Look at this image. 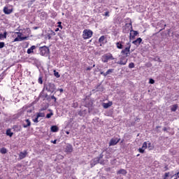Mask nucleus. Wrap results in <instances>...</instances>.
<instances>
[{"mask_svg":"<svg viewBox=\"0 0 179 179\" xmlns=\"http://www.w3.org/2000/svg\"><path fill=\"white\" fill-rule=\"evenodd\" d=\"M131 45L129 42H128L127 44H126V48L124 49H122L121 50V54L122 55H123V57H129L131 54Z\"/></svg>","mask_w":179,"mask_h":179,"instance_id":"obj_1","label":"nucleus"},{"mask_svg":"<svg viewBox=\"0 0 179 179\" xmlns=\"http://www.w3.org/2000/svg\"><path fill=\"white\" fill-rule=\"evenodd\" d=\"M93 36V31L90 29H85L83 31V38L84 40H87L89 38H91V37Z\"/></svg>","mask_w":179,"mask_h":179,"instance_id":"obj_2","label":"nucleus"},{"mask_svg":"<svg viewBox=\"0 0 179 179\" xmlns=\"http://www.w3.org/2000/svg\"><path fill=\"white\" fill-rule=\"evenodd\" d=\"M115 58L113 56V54L111 53H106L105 55H103L101 57V61L102 62H108V61L110 60H114Z\"/></svg>","mask_w":179,"mask_h":179,"instance_id":"obj_3","label":"nucleus"},{"mask_svg":"<svg viewBox=\"0 0 179 179\" xmlns=\"http://www.w3.org/2000/svg\"><path fill=\"white\" fill-rule=\"evenodd\" d=\"M40 54L42 56L48 55V53L50 52V49L48 47L44 45L39 48Z\"/></svg>","mask_w":179,"mask_h":179,"instance_id":"obj_4","label":"nucleus"},{"mask_svg":"<svg viewBox=\"0 0 179 179\" xmlns=\"http://www.w3.org/2000/svg\"><path fill=\"white\" fill-rule=\"evenodd\" d=\"M120 141H121V138H113L110 139L109 142V146H115V145H117V143H118V142H120Z\"/></svg>","mask_w":179,"mask_h":179,"instance_id":"obj_5","label":"nucleus"},{"mask_svg":"<svg viewBox=\"0 0 179 179\" xmlns=\"http://www.w3.org/2000/svg\"><path fill=\"white\" fill-rule=\"evenodd\" d=\"M127 57L123 56L120 57V60L117 62L119 65H127V63L128 62V59H126Z\"/></svg>","mask_w":179,"mask_h":179,"instance_id":"obj_6","label":"nucleus"},{"mask_svg":"<svg viewBox=\"0 0 179 179\" xmlns=\"http://www.w3.org/2000/svg\"><path fill=\"white\" fill-rule=\"evenodd\" d=\"M46 90L52 93L55 90V85L49 83L46 87Z\"/></svg>","mask_w":179,"mask_h":179,"instance_id":"obj_7","label":"nucleus"},{"mask_svg":"<svg viewBox=\"0 0 179 179\" xmlns=\"http://www.w3.org/2000/svg\"><path fill=\"white\" fill-rule=\"evenodd\" d=\"M66 153H72L73 152V147L71 144H67L64 148Z\"/></svg>","mask_w":179,"mask_h":179,"instance_id":"obj_8","label":"nucleus"},{"mask_svg":"<svg viewBox=\"0 0 179 179\" xmlns=\"http://www.w3.org/2000/svg\"><path fill=\"white\" fill-rule=\"evenodd\" d=\"M99 162H100V158H97V157L94 158L91 161V167H94V166H96V164H99Z\"/></svg>","mask_w":179,"mask_h":179,"instance_id":"obj_9","label":"nucleus"},{"mask_svg":"<svg viewBox=\"0 0 179 179\" xmlns=\"http://www.w3.org/2000/svg\"><path fill=\"white\" fill-rule=\"evenodd\" d=\"M113 72H114V69H110L106 73H104L103 71H100V74L103 75V76H107L108 75H110V73H113Z\"/></svg>","mask_w":179,"mask_h":179,"instance_id":"obj_10","label":"nucleus"},{"mask_svg":"<svg viewBox=\"0 0 179 179\" xmlns=\"http://www.w3.org/2000/svg\"><path fill=\"white\" fill-rule=\"evenodd\" d=\"M3 12L5 15H10V13L13 12V8L9 9L7 6H5L3 9Z\"/></svg>","mask_w":179,"mask_h":179,"instance_id":"obj_11","label":"nucleus"},{"mask_svg":"<svg viewBox=\"0 0 179 179\" xmlns=\"http://www.w3.org/2000/svg\"><path fill=\"white\" fill-rule=\"evenodd\" d=\"M126 20H128L129 22V23H126L125 24V28L126 29H129L130 28L131 30H132V20L129 17L126 18Z\"/></svg>","mask_w":179,"mask_h":179,"instance_id":"obj_12","label":"nucleus"},{"mask_svg":"<svg viewBox=\"0 0 179 179\" xmlns=\"http://www.w3.org/2000/svg\"><path fill=\"white\" fill-rule=\"evenodd\" d=\"M116 48H117V50H122V48H124V42L122 41L117 42Z\"/></svg>","mask_w":179,"mask_h":179,"instance_id":"obj_13","label":"nucleus"},{"mask_svg":"<svg viewBox=\"0 0 179 179\" xmlns=\"http://www.w3.org/2000/svg\"><path fill=\"white\" fill-rule=\"evenodd\" d=\"M26 156H27V150H24V152H20L19 154L20 160H22V159H24Z\"/></svg>","mask_w":179,"mask_h":179,"instance_id":"obj_14","label":"nucleus"},{"mask_svg":"<svg viewBox=\"0 0 179 179\" xmlns=\"http://www.w3.org/2000/svg\"><path fill=\"white\" fill-rule=\"evenodd\" d=\"M34 50H36V45L31 46L27 51V54H32L34 52Z\"/></svg>","mask_w":179,"mask_h":179,"instance_id":"obj_15","label":"nucleus"},{"mask_svg":"<svg viewBox=\"0 0 179 179\" xmlns=\"http://www.w3.org/2000/svg\"><path fill=\"white\" fill-rule=\"evenodd\" d=\"M130 31H131L130 37H131L132 38H134V37H136V36H138L137 31H134V30L131 29Z\"/></svg>","mask_w":179,"mask_h":179,"instance_id":"obj_16","label":"nucleus"},{"mask_svg":"<svg viewBox=\"0 0 179 179\" xmlns=\"http://www.w3.org/2000/svg\"><path fill=\"white\" fill-rule=\"evenodd\" d=\"M132 43L133 44H134V45H139V44L142 43V38H138L136 40L134 41Z\"/></svg>","mask_w":179,"mask_h":179,"instance_id":"obj_17","label":"nucleus"},{"mask_svg":"<svg viewBox=\"0 0 179 179\" xmlns=\"http://www.w3.org/2000/svg\"><path fill=\"white\" fill-rule=\"evenodd\" d=\"M113 106V102L109 101L108 103H103V108H108V107H111Z\"/></svg>","mask_w":179,"mask_h":179,"instance_id":"obj_18","label":"nucleus"},{"mask_svg":"<svg viewBox=\"0 0 179 179\" xmlns=\"http://www.w3.org/2000/svg\"><path fill=\"white\" fill-rule=\"evenodd\" d=\"M104 40H106V36L103 35L99 38V43L101 44H104Z\"/></svg>","mask_w":179,"mask_h":179,"instance_id":"obj_19","label":"nucleus"},{"mask_svg":"<svg viewBox=\"0 0 179 179\" xmlns=\"http://www.w3.org/2000/svg\"><path fill=\"white\" fill-rule=\"evenodd\" d=\"M6 135L7 136H10V138H12V136H13V132H12L10 129L6 130Z\"/></svg>","mask_w":179,"mask_h":179,"instance_id":"obj_20","label":"nucleus"},{"mask_svg":"<svg viewBox=\"0 0 179 179\" xmlns=\"http://www.w3.org/2000/svg\"><path fill=\"white\" fill-rule=\"evenodd\" d=\"M25 121L27 122V124L23 125L24 128H27L28 127H30L31 125V122L29 119H27Z\"/></svg>","mask_w":179,"mask_h":179,"instance_id":"obj_21","label":"nucleus"},{"mask_svg":"<svg viewBox=\"0 0 179 179\" xmlns=\"http://www.w3.org/2000/svg\"><path fill=\"white\" fill-rule=\"evenodd\" d=\"M117 174H122L123 176H125L127 174V170L121 169L117 171Z\"/></svg>","mask_w":179,"mask_h":179,"instance_id":"obj_22","label":"nucleus"},{"mask_svg":"<svg viewBox=\"0 0 179 179\" xmlns=\"http://www.w3.org/2000/svg\"><path fill=\"white\" fill-rule=\"evenodd\" d=\"M177 108H178V104H174L171 106V111H177Z\"/></svg>","mask_w":179,"mask_h":179,"instance_id":"obj_23","label":"nucleus"},{"mask_svg":"<svg viewBox=\"0 0 179 179\" xmlns=\"http://www.w3.org/2000/svg\"><path fill=\"white\" fill-rule=\"evenodd\" d=\"M59 128H58V127H57V126H52L51 127V131H52V132H58V131H59Z\"/></svg>","mask_w":179,"mask_h":179,"instance_id":"obj_24","label":"nucleus"},{"mask_svg":"<svg viewBox=\"0 0 179 179\" xmlns=\"http://www.w3.org/2000/svg\"><path fill=\"white\" fill-rule=\"evenodd\" d=\"M7 152H8V150L5 148H2L0 149V153H1L2 155H6V153H7Z\"/></svg>","mask_w":179,"mask_h":179,"instance_id":"obj_25","label":"nucleus"},{"mask_svg":"<svg viewBox=\"0 0 179 179\" xmlns=\"http://www.w3.org/2000/svg\"><path fill=\"white\" fill-rule=\"evenodd\" d=\"M37 118H40V117H45V114L44 113H38L36 114Z\"/></svg>","mask_w":179,"mask_h":179,"instance_id":"obj_26","label":"nucleus"},{"mask_svg":"<svg viewBox=\"0 0 179 179\" xmlns=\"http://www.w3.org/2000/svg\"><path fill=\"white\" fill-rule=\"evenodd\" d=\"M129 68L132 69V68H135V64L134 62H131L129 64Z\"/></svg>","mask_w":179,"mask_h":179,"instance_id":"obj_27","label":"nucleus"},{"mask_svg":"<svg viewBox=\"0 0 179 179\" xmlns=\"http://www.w3.org/2000/svg\"><path fill=\"white\" fill-rule=\"evenodd\" d=\"M54 75L55 76H56V78H60V75H59V73H58L56 70H54Z\"/></svg>","mask_w":179,"mask_h":179,"instance_id":"obj_28","label":"nucleus"},{"mask_svg":"<svg viewBox=\"0 0 179 179\" xmlns=\"http://www.w3.org/2000/svg\"><path fill=\"white\" fill-rule=\"evenodd\" d=\"M145 150H146V149L143 148V147L138 149L139 153H145Z\"/></svg>","mask_w":179,"mask_h":179,"instance_id":"obj_29","label":"nucleus"},{"mask_svg":"<svg viewBox=\"0 0 179 179\" xmlns=\"http://www.w3.org/2000/svg\"><path fill=\"white\" fill-rule=\"evenodd\" d=\"M142 148H143L144 149H148V143L147 142H144L143 143Z\"/></svg>","mask_w":179,"mask_h":179,"instance_id":"obj_30","label":"nucleus"},{"mask_svg":"<svg viewBox=\"0 0 179 179\" xmlns=\"http://www.w3.org/2000/svg\"><path fill=\"white\" fill-rule=\"evenodd\" d=\"M52 115H54V113H48L46 115V118H50V117H52Z\"/></svg>","mask_w":179,"mask_h":179,"instance_id":"obj_31","label":"nucleus"},{"mask_svg":"<svg viewBox=\"0 0 179 179\" xmlns=\"http://www.w3.org/2000/svg\"><path fill=\"white\" fill-rule=\"evenodd\" d=\"M50 99L52 100H54L55 103H57V98L55 97V96H54V95L51 96Z\"/></svg>","mask_w":179,"mask_h":179,"instance_id":"obj_32","label":"nucleus"},{"mask_svg":"<svg viewBox=\"0 0 179 179\" xmlns=\"http://www.w3.org/2000/svg\"><path fill=\"white\" fill-rule=\"evenodd\" d=\"M57 27H59L60 29H62V22H57Z\"/></svg>","mask_w":179,"mask_h":179,"instance_id":"obj_33","label":"nucleus"},{"mask_svg":"<svg viewBox=\"0 0 179 179\" xmlns=\"http://www.w3.org/2000/svg\"><path fill=\"white\" fill-rule=\"evenodd\" d=\"M38 83H40V85H43V78L40 77L38 80Z\"/></svg>","mask_w":179,"mask_h":179,"instance_id":"obj_34","label":"nucleus"},{"mask_svg":"<svg viewBox=\"0 0 179 179\" xmlns=\"http://www.w3.org/2000/svg\"><path fill=\"white\" fill-rule=\"evenodd\" d=\"M149 83H150V85H154V83H155V80H153V78H150Z\"/></svg>","mask_w":179,"mask_h":179,"instance_id":"obj_35","label":"nucleus"},{"mask_svg":"<svg viewBox=\"0 0 179 179\" xmlns=\"http://www.w3.org/2000/svg\"><path fill=\"white\" fill-rule=\"evenodd\" d=\"M49 34L52 36H55V32L54 31L51 30L49 31Z\"/></svg>","mask_w":179,"mask_h":179,"instance_id":"obj_36","label":"nucleus"},{"mask_svg":"<svg viewBox=\"0 0 179 179\" xmlns=\"http://www.w3.org/2000/svg\"><path fill=\"white\" fill-rule=\"evenodd\" d=\"M5 47V42H0V48H3Z\"/></svg>","mask_w":179,"mask_h":179,"instance_id":"obj_37","label":"nucleus"},{"mask_svg":"<svg viewBox=\"0 0 179 179\" xmlns=\"http://www.w3.org/2000/svg\"><path fill=\"white\" fill-rule=\"evenodd\" d=\"M169 176H170V172L165 173H164V178L167 179V177H169Z\"/></svg>","mask_w":179,"mask_h":179,"instance_id":"obj_38","label":"nucleus"},{"mask_svg":"<svg viewBox=\"0 0 179 179\" xmlns=\"http://www.w3.org/2000/svg\"><path fill=\"white\" fill-rule=\"evenodd\" d=\"M104 16H107L108 17H110V12L108 11L105 12Z\"/></svg>","mask_w":179,"mask_h":179,"instance_id":"obj_39","label":"nucleus"},{"mask_svg":"<svg viewBox=\"0 0 179 179\" xmlns=\"http://www.w3.org/2000/svg\"><path fill=\"white\" fill-rule=\"evenodd\" d=\"M32 121L34 122H36V123L38 122V117H37V116H36V117L35 119H33Z\"/></svg>","mask_w":179,"mask_h":179,"instance_id":"obj_40","label":"nucleus"},{"mask_svg":"<svg viewBox=\"0 0 179 179\" xmlns=\"http://www.w3.org/2000/svg\"><path fill=\"white\" fill-rule=\"evenodd\" d=\"M2 38H6V36H3V34H0V40H2Z\"/></svg>","mask_w":179,"mask_h":179,"instance_id":"obj_41","label":"nucleus"},{"mask_svg":"<svg viewBox=\"0 0 179 179\" xmlns=\"http://www.w3.org/2000/svg\"><path fill=\"white\" fill-rule=\"evenodd\" d=\"M103 154H100L99 157H96V159H99L100 160V159H103Z\"/></svg>","mask_w":179,"mask_h":179,"instance_id":"obj_42","label":"nucleus"},{"mask_svg":"<svg viewBox=\"0 0 179 179\" xmlns=\"http://www.w3.org/2000/svg\"><path fill=\"white\" fill-rule=\"evenodd\" d=\"M51 37H52V36H50V34L48 33V40H51Z\"/></svg>","mask_w":179,"mask_h":179,"instance_id":"obj_43","label":"nucleus"},{"mask_svg":"<svg viewBox=\"0 0 179 179\" xmlns=\"http://www.w3.org/2000/svg\"><path fill=\"white\" fill-rule=\"evenodd\" d=\"M59 92H60V93H62L64 92V89L62 88H59L57 90Z\"/></svg>","mask_w":179,"mask_h":179,"instance_id":"obj_44","label":"nucleus"},{"mask_svg":"<svg viewBox=\"0 0 179 179\" xmlns=\"http://www.w3.org/2000/svg\"><path fill=\"white\" fill-rule=\"evenodd\" d=\"M92 69H93V67H87L86 69V71H92Z\"/></svg>","mask_w":179,"mask_h":179,"instance_id":"obj_45","label":"nucleus"},{"mask_svg":"<svg viewBox=\"0 0 179 179\" xmlns=\"http://www.w3.org/2000/svg\"><path fill=\"white\" fill-rule=\"evenodd\" d=\"M52 143H54V145H57V140H55L53 141H51Z\"/></svg>","mask_w":179,"mask_h":179,"instance_id":"obj_46","label":"nucleus"},{"mask_svg":"<svg viewBox=\"0 0 179 179\" xmlns=\"http://www.w3.org/2000/svg\"><path fill=\"white\" fill-rule=\"evenodd\" d=\"M14 41H19V38H15L14 39Z\"/></svg>","mask_w":179,"mask_h":179,"instance_id":"obj_47","label":"nucleus"},{"mask_svg":"<svg viewBox=\"0 0 179 179\" xmlns=\"http://www.w3.org/2000/svg\"><path fill=\"white\" fill-rule=\"evenodd\" d=\"M46 110L45 108H42L41 109V111H44V110Z\"/></svg>","mask_w":179,"mask_h":179,"instance_id":"obj_48","label":"nucleus"},{"mask_svg":"<svg viewBox=\"0 0 179 179\" xmlns=\"http://www.w3.org/2000/svg\"><path fill=\"white\" fill-rule=\"evenodd\" d=\"M6 34H7L6 32H4V33H3V36H5V37H6V38H6Z\"/></svg>","mask_w":179,"mask_h":179,"instance_id":"obj_49","label":"nucleus"},{"mask_svg":"<svg viewBox=\"0 0 179 179\" xmlns=\"http://www.w3.org/2000/svg\"><path fill=\"white\" fill-rule=\"evenodd\" d=\"M163 131H164V132H166V131H167V128L166 127H164Z\"/></svg>","mask_w":179,"mask_h":179,"instance_id":"obj_50","label":"nucleus"},{"mask_svg":"<svg viewBox=\"0 0 179 179\" xmlns=\"http://www.w3.org/2000/svg\"><path fill=\"white\" fill-rule=\"evenodd\" d=\"M59 31V28H57L56 29H55V31Z\"/></svg>","mask_w":179,"mask_h":179,"instance_id":"obj_51","label":"nucleus"},{"mask_svg":"<svg viewBox=\"0 0 179 179\" xmlns=\"http://www.w3.org/2000/svg\"><path fill=\"white\" fill-rule=\"evenodd\" d=\"M159 128H160V126H157V127H156V129H159Z\"/></svg>","mask_w":179,"mask_h":179,"instance_id":"obj_52","label":"nucleus"},{"mask_svg":"<svg viewBox=\"0 0 179 179\" xmlns=\"http://www.w3.org/2000/svg\"><path fill=\"white\" fill-rule=\"evenodd\" d=\"M94 66H96V64H93V66H91V68H94Z\"/></svg>","mask_w":179,"mask_h":179,"instance_id":"obj_53","label":"nucleus"},{"mask_svg":"<svg viewBox=\"0 0 179 179\" xmlns=\"http://www.w3.org/2000/svg\"><path fill=\"white\" fill-rule=\"evenodd\" d=\"M21 40H26V37L25 38H21Z\"/></svg>","mask_w":179,"mask_h":179,"instance_id":"obj_54","label":"nucleus"},{"mask_svg":"<svg viewBox=\"0 0 179 179\" xmlns=\"http://www.w3.org/2000/svg\"><path fill=\"white\" fill-rule=\"evenodd\" d=\"M34 29H35V30H37L38 27H35Z\"/></svg>","mask_w":179,"mask_h":179,"instance_id":"obj_55","label":"nucleus"},{"mask_svg":"<svg viewBox=\"0 0 179 179\" xmlns=\"http://www.w3.org/2000/svg\"><path fill=\"white\" fill-rule=\"evenodd\" d=\"M178 174H179V172H178V173H176V176H178Z\"/></svg>","mask_w":179,"mask_h":179,"instance_id":"obj_56","label":"nucleus"},{"mask_svg":"<svg viewBox=\"0 0 179 179\" xmlns=\"http://www.w3.org/2000/svg\"><path fill=\"white\" fill-rule=\"evenodd\" d=\"M66 134H67V135H69V132L67 131Z\"/></svg>","mask_w":179,"mask_h":179,"instance_id":"obj_57","label":"nucleus"},{"mask_svg":"<svg viewBox=\"0 0 179 179\" xmlns=\"http://www.w3.org/2000/svg\"><path fill=\"white\" fill-rule=\"evenodd\" d=\"M148 145H152V143H149Z\"/></svg>","mask_w":179,"mask_h":179,"instance_id":"obj_58","label":"nucleus"},{"mask_svg":"<svg viewBox=\"0 0 179 179\" xmlns=\"http://www.w3.org/2000/svg\"><path fill=\"white\" fill-rule=\"evenodd\" d=\"M139 156H140V155H139V154H138V155H137V157H139Z\"/></svg>","mask_w":179,"mask_h":179,"instance_id":"obj_59","label":"nucleus"},{"mask_svg":"<svg viewBox=\"0 0 179 179\" xmlns=\"http://www.w3.org/2000/svg\"><path fill=\"white\" fill-rule=\"evenodd\" d=\"M124 142V140H122V141H121V143H122Z\"/></svg>","mask_w":179,"mask_h":179,"instance_id":"obj_60","label":"nucleus"},{"mask_svg":"<svg viewBox=\"0 0 179 179\" xmlns=\"http://www.w3.org/2000/svg\"><path fill=\"white\" fill-rule=\"evenodd\" d=\"M178 178H179V176H178Z\"/></svg>","mask_w":179,"mask_h":179,"instance_id":"obj_61","label":"nucleus"}]
</instances>
